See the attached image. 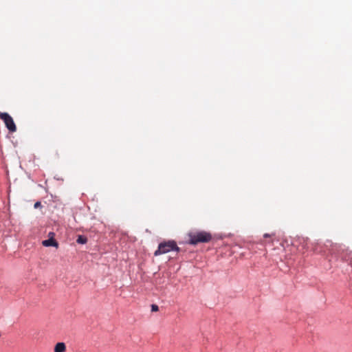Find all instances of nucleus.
I'll return each mask as SVG.
<instances>
[{
    "instance_id": "obj_1",
    "label": "nucleus",
    "mask_w": 352,
    "mask_h": 352,
    "mask_svg": "<svg viewBox=\"0 0 352 352\" xmlns=\"http://www.w3.org/2000/svg\"><path fill=\"white\" fill-rule=\"evenodd\" d=\"M188 236L189 243L191 245H197L199 243H208L212 239L211 234L206 231L190 232Z\"/></svg>"
},
{
    "instance_id": "obj_2",
    "label": "nucleus",
    "mask_w": 352,
    "mask_h": 352,
    "mask_svg": "<svg viewBox=\"0 0 352 352\" xmlns=\"http://www.w3.org/2000/svg\"><path fill=\"white\" fill-rule=\"evenodd\" d=\"M170 251H179V248L174 241H168L160 243L158 245L157 250L154 252L155 256L166 254Z\"/></svg>"
},
{
    "instance_id": "obj_3",
    "label": "nucleus",
    "mask_w": 352,
    "mask_h": 352,
    "mask_svg": "<svg viewBox=\"0 0 352 352\" xmlns=\"http://www.w3.org/2000/svg\"><path fill=\"white\" fill-rule=\"evenodd\" d=\"M0 119H1L6 126L10 132L14 133L16 131V126L12 118L8 113H0Z\"/></svg>"
},
{
    "instance_id": "obj_4",
    "label": "nucleus",
    "mask_w": 352,
    "mask_h": 352,
    "mask_svg": "<svg viewBox=\"0 0 352 352\" xmlns=\"http://www.w3.org/2000/svg\"><path fill=\"white\" fill-rule=\"evenodd\" d=\"M49 234L51 235V237L49 239L43 241L42 242V244L45 247H50V246L58 247V243L53 238L54 233L50 232Z\"/></svg>"
},
{
    "instance_id": "obj_5",
    "label": "nucleus",
    "mask_w": 352,
    "mask_h": 352,
    "mask_svg": "<svg viewBox=\"0 0 352 352\" xmlns=\"http://www.w3.org/2000/svg\"><path fill=\"white\" fill-rule=\"evenodd\" d=\"M66 346L64 342H58L54 347V352H65Z\"/></svg>"
},
{
    "instance_id": "obj_6",
    "label": "nucleus",
    "mask_w": 352,
    "mask_h": 352,
    "mask_svg": "<svg viewBox=\"0 0 352 352\" xmlns=\"http://www.w3.org/2000/svg\"><path fill=\"white\" fill-rule=\"evenodd\" d=\"M76 242L79 244H85L87 242V238L83 235H78Z\"/></svg>"
},
{
    "instance_id": "obj_7",
    "label": "nucleus",
    "mask_w": 352,
    "mask_h": 352,
    "mask_svg": "<svg viewBox=\"0 0 352 352\" xmlns=\"http://www.w3.org/2000/svg\"><path fill=\"white\" fill-rule=\"evenodd\" d=\"M159 310V307L157 305H151V311H157Z\"/></svg>"
},
{
    "instance_id": "obj_8",
    "label": "nucleus",
    "mask_w": 352,
    "mask_h": 352,
    "mask_svg": "<svg viewBox=\"0 0 352 352\" xmlns=\"http://www.w3.org/2000/svg\"><path fill=\"white\" fill-rule=\"evenodd\" d=\"M40 206H41V202H40V201H37V202H36V203L34 204V207L35 208H38V207H40Z\"/></svg>"
},
{
    "instance_id": "obj_9",
    "label": "nucleus",
    "mask_w": 352,
    "mask_h": 352,
    "mask_svg": "<svg viewBox=\"0 0 352 352\" xmlns=\"http://www.w3.org/2000/svg\"><path fill=\"white\" fill-rule=\"evenodd\" d=\"M264 236H265V237H267V236H269V234H265L264 235Z\"/></svg>"
},
{
    "instance_id": "obj_10",
    "label": "nucleus",
    "mask_w": 352,
    "mask_h": 352,
    "mask_svg": "<svg viewBox=\"0 0 352 352\" xmlns=\"http://www.w3.org/2000/svg\"><path fill=\"white\" fill-rule=\"evenodd\" d=\"M351 265H352V261H351Z\"/></svg>"
}]
</instances>
